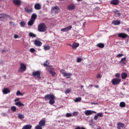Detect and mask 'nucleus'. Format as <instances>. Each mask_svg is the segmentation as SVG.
<instances>
[{
  "label": "nucleus",
  "instance_id": "1",
  "mask_svg": "<svg viewBox=\"0 0 129 129\" xmlns=\"http://www.w3.org/2000/svg\"><path fill=\"white\" fill-rule=\"evenodd\" d=\"M44 98L45 99H49V104L53 105L54 103H55V99H56V97H55V95H53L52 93L45 95Z\"/></svg>",
  "mask_w": 129,
  "mask_h": 129
},
{
  "label": "nucleus",
  "instance_id": "2",
  "mask_svg": "<svg viewBox=\"0 0 129 129\" xmlns=\"http://www.w3.org/2000/svg\"><path fill=\"white\" fill-rule=\"evenodd\" d=\"M38 30L41 32H46L47 31V26L45 23H41L38 26Z\"/></svg>",
  "mask_w": 129,
  "mask_h": 129
},
{
  "label": "nucleus",
  "instance_id": "3",
  "mask_svg": "<svg viewBox=\"0 0 129 129\" xmlns=\"http://www.w3.org/2000/svg\"><path fill=\"white\" fill-rule=\"evenodd\" d=\"M27 69V66L25 64V63H21L20 64V67L18 70V72H20L21 73H23V72H25Z\"/></svg>",
  "mask_w": 129,
  "mask_h": 129
},
{
  "label": "nucleus",
  "instance_id": "4",
  "mask_svg": "<svg viewBox=\"0 0 129 129\" xmlns=\"http://www.w3.org/2000/svg\"><path fill=\"white\" fill-rule=\"evenodd\" d=\"M47 70H48V72L51 75L52 77L55 76L56 72H55L54 69H53V67H47Z\"/></svg>",
  "mask_w": 129,
  "mask_h": 129
},
{
  "label": "nucleus",
  "instance_id": "5",
  "mask_svg": "<svg viewBox=\"0 0 129 129\" xmlns=\"http://www.w3.org/2000/svg\"><path fill=\"white\" fill-rule=\"evenodd\" d=\"M32 76L35 77V78H38V79H41V71H37L36 72H34L32 73Z\"/></svg>",
  "mask_w": 129,
  "mask_h": 129
},
{
  "label": "nucleus",
  "instance_id": "6",
  "mask_svg": "<svg viewBox=\"0 0 129 129\" xmlns=\"http://www.w3.org/2000/svg\"><path fill=\"white\" fill-rule=\"evenodd\" d=\"M5 19H9V20H13V18L11 17V16L8 15H6L5 14H1L0 20L3 21V20Z\"/></svg>",
  "mask_w": 129,
  "mask_h": 129
},
{
  "label": "nucleus",
  "instance_id": "7",
  "mask_svg": "<svg viewBox=\"0 0 129 129\" xmlns=\"http://www.w3.org/2000/svg\"><path fill=\"white\" fill-rule=\"evenodd\" d=\"M121 81V79L114 78L112 80L111 82L113 85H117V84H119V83H120Z\"/></svg>",
  "mask_w": 129,
  "mask_h": 129
},
{
  "label": "nucleus",
  "instance_id": "8",
  "mask_svg": "<svg viewBox=\"0 0 129 129\" xmlns=\"http://www.w3.org/2000/svg\"><path fill=\"white\" fill-rule=\"evenodd\" d=\"M51 10L52 11V12H54V13L56 14H59V13H60V9L58 6H54L52 7Z\"/></svg>",
  "mask_w": 129,
  "mask_h": 129
},
{
  "label": "nucleus",
  "instance_id": "9",
  "mask_svg": "<svg viewBox=\"0 0 129 129\" xmlns=\"http://www.w3.org/2000/svg\"><path fill=\"white\" fill-rule=\"evenodd\" d=\"M76 8V5L73 3H72L68 6V9L69 11H73V10H75Z\"/></svg>",
  "mask_w": 129,
  "mask_h": 129
},
{
  "label": "nucleus",
  "instance_id": "10",
  "mask_svg": "<svg viewBox=\"0 0 129 129\" xmlns=\"http://www.w3.org/2000/svg\"><path fill=\"white\" fill-rule=\"evenodd\" d=\"M103 116V113L102 112H99L97 113L94 116L95 120H97L99 117H102Z\"/></svg>",
  "mask_w": 129,
  "mask_h": 129
},
{
  "label": "nucleus",
  "instance_id": "11",
  "mask_svg": "<svg viewBox=\"0 0 129 129\" xmlns=\"http://www.w3.org/2000/svg\"><path fill=\"white\" fill-rule=\"evenodd\" d=\"M93 113H96V112L90 110H87L85 111V114L86 115H91Z\"/></svg>",
  "mask_w": 129,
  "mask_h": 129
},
{
  "label": "nucleus",
  "instance_id": "12",
  "mask_svg": "<svg viewBox=\"0 0 129 129\" xmlns=\"http://www.w3.org/2000/svg\"><path fill=\"white\" fill-rule=\"evenodd\" d=\"M41 126H45L46 125V120L45 119L42 118L39 122V124Z\"/></svg>",
  "mask_w": 129,
  "mask_h": 129
},
{
  "label": "nucleus",
  "instance_id": "13",
  "mask_svg": "<svg viewBox=\"0 0 129 129\" xmlns=\"http://www.w3.org/2000/svg\"><path fill=\"white\" fill-rule=\"evenodd\" d=\"M72 29V26H69L67 27L61 29L60 31L61 32H68L69 31H70V30H71Z\"/></svg>",
  "mask_w": 129,
  "mask_h": 129
},
{
  "label": "nucleus",
  "instance_id": "14",
  "mask_svg": "<svg viewBox=\"0 0 129 129\" xmlns=\"http://www.w3.org/2000/svg\"><path fill=\"white\" fill-rule=\"evenodd\" d=\"M127 34L124 33H121L118 34V37L119 38H122V39H125L127 37Z\"/></svg>",
  "mask_w": 129,
  "mask_h": 129
},
{
  "label": "nucleus",
  "instance_id": "15",
  "mask_svg": "<svg viewBox=\"0 0 129 129\" xmlns=\"http://www.w3.org/2000/svg\"><path fill=\"white\" fill-rule=\"evenodd\" d=\"M13 4L19 7L22 5V1L21 0H13Z\"/></svg>",
  "mask_w": 129,
  "mask_h": 129
},
{
  "label": "nucleus",
  "instance_id": "16",
  "mask_svg": "<svg viewBox=\"0 0 129 129\" xmlns=\"http://www.w3.org/2000/svg\"><path fill=\"white\" fill-rule=\"evenodd\" d=\"M70 45L71 46V47L73 50H76V49L78 48V47H79V43H74L72 44V45L70 44Z\"/></svg>",
  "mask_w": 129,
  "mask_h": 129
},
{
  "label": "nucleus",
  "instance_id": "17",
  "mask_svg": "<svg viewBox=\"0 0 129 129\" xmlns=\"http://www.w3.org/2000/svg\"><path fill=\"white\" fill-rule=\"evenodd\" d=\"M34 9L35 10L39 11L42 9V5H41L40 3H37L34 5Z\"/></svg>",
  "mask_w": 129,
  "mask_h": 129
},
{
  "label": "nucleus",
  "instance_id": "18",
  "mask_svg": "<svg viewBox=\"0 0 129 129\" xmlns=\"http://www.w3.org/2000/svg\"><path fill=\"white\" fill-rule=\"evenodd\" d=\"M34 44L35 46H37V47H40L42 46V42L39 40V39H36L34 41Z\"/></svg>",
  "mask_w": 129,
  "mask_h": 129
},
{
  "label": "nucleus",
  "instance_id": "19",
  "mask_svg": "<svg viewBox=\"0 0 129 129\" xmlns=\"http://www.w3.org/2000/svg\"><path fill=\"white\" fill-rule=\"evenodd\" d=\"M124 127V124L121 122H118L117 124V129H122Z\"/></svg>",
  "mask_w": 129,
  "mask_h": 129
},
{
  "label": "nucleus",
  "instance_id": "20",
  "mask_svg": "<svg viewBox=\"0 0 129 129\" xmlns=\"http://www.w3.org/2000/svg\"><path fill=\"white\" fill-rule=\"evenodd\" d=\"M120 64H126V57H124L121 58V60L119 61Z\"/></svg>",
  "mask_w": 129,
  "mask_h": 129
},
{
  "label": "nucleus",
  "instance_id": "21",
  "mask_svg": "<svg viewBox=\"0 0 129 129\" xmlns=\"http://www.w3.org/2000/svg\"><path fill=\"white\" fill-rule=\"evenodd\" d=\"M10 92H11V90L9 88H4L3 90L4 94H8V93H10Z\"/></svg>",
  "mask_w": 129,
  "mask_h": 129
},
{
  "label": "nucleus",
  "instance_id": "22",
  "mask_svg": "<svg viewBox=\"0 0 129 129\" xmlns=\"http://www.w3.org/2000/svg\"><path fill=\"white\" fill-rule=\"evenodd\" d=\"M119 3V1L118 0H112L111 1V5H114V6H117Z\"/></svg>",
  "mask_w": 129,
  "mask_h": 129
},
{
  "label": "nucleus",
  "instance_id": "23",
  "mask_svg": "<svg viewBox=\"0 0 129 129\" xmlns=\"http://www.w3.org/2000/svg\"><path fill=\"white\" fill-rule=\"evenodd\" d=\"M112 24L114 26H118V25H120V21L119 20L113 21L112 22Z\"/></svg>",
  "mask_w": 129,
  "mask_h": 129
},
{
  "label": "nucleus",
  "instance_id": "24",
  "mask_svg": "<svg viewBox=\"0 0 129 129\" xmlns=\"http://www.w3.org/2000/svg\"><path fill=\"white\" fill-rule=\"evenodd\" d=\"M25 13H32L33 12V8H25Z\"/></svg>",
  "mask_w": 129,
  "mask_h": 129
},
{
  "label": "nucleus",
  "instance_id": "25",
  "mask_svg": "<svg viewBox=\"0 0 129 129\" xmlns=\"http://www.w3.org/2000/svg\"><path fill=\"white\" fill-rule=\"evenodd\" d=\"M32 125L27 124L24 125L22 129H32Z\"/></svg>",
  "mask_w": 129,
  "mask_h": 129
},
{
  "label": "nucleus",
  "instance_id": "26",
  "mask_svg": "<svg viewBox=\"0 0 129 129\" xmlns=\"http://www.w3.org/2000/svg\"><path fill=\"white\" fill-rule=\"evenodd\" d=\"M71 76H72V74L71 73H66V74H64V76H63V77H66V78H71Z\"/></svg>",
  "mask_w": 129,
  "mask_h": 129
},
{
  "label": "nucleus",
  "instance_id": "27",
  "mask_svg": "<svg viewBox=\"0 0 129 129\" xmlns=\"http://www.w3.org/2000/svg\"><path fill=\"white\" fill-rule=\"evenodd\" d=\"M35 23V21L32 20V19H30V20L28 22V25L30 26H33L34 25V23Z\"/></svg>",
  "mask_w": 129,
  "mask_h": 129
},
{
  "label": "nucleus",
  "instance_id": "28",
  "mask_svg": "<svg viewBox=\"0 0 129 129\" xmlns=\"http://www.w3.org/2000/svg\"><path fill=\"white\" fill-rule=\"evenodd\" d=\"M126 77H127V74L126 73H123L121 74L122 79H125Z\"/></svg>",
  "mask_w": 129,
  "mask_h": 129
},
{
  "label": "nucleus",
  "instance_id": "29",
  "mask_svg": "<svg viewBox=\"0 0 129 129\" xmlns=\"http://www.w3.org/2000/svg\"><path fill=\"white\" fill-rule=\"evenodd\" d=\"M16 105L17 106H24L25 104H23L21 101L17 102L15 103Z\"/></svg>",
  "mask_w": 129,
  "mask_h": 129
},
{
  "label": "nucleus",
  "instance_id": "30",
  "mask_svg": "<svg viewBox=\"0 0 129 129\" xmlns=\"http://www.w3.org/2000/svg\"><path fill=\"white\" fill-rule=\"evenodd\" d=\"M37 19V15L35 14H32L31 16V20H32V21H34Z\"/></svg>",
  "mask_w": 129,
  "mask_h": 129
},
{
  "label": "nucleus",
  "instance_id": "31",
  "mask_svg": "<svg viewBox=\"0 0 129 129\" xmlns=\"http://www.w3.org/2000/svg\"><path fill=\"white\" fill-rule=\"evenodd\" d=\"M16 95H17V96H23L24 93H21V91H18L16 93Z\"/></svg>",
  "mask_w": 129,
  "mask_h": 129
},
{
  "label": "nucleus",
  "instance_id": "32",
  "mask_svg": "<svg viewBox=\"0 0 129 129\" xmlns=\"http://www.w3.org/2000/svg\"><path fill=\"white\" fill-rule=\"evenodd\" d=\"M82 98L81 97L76 98V99L74 100L75 102H80L81 101Z\"/></svg>",
  "mask_w": 129,
  "mask_h": 129
},
{
  "label": "nucleus",
  "instance_id": "33",
  "mask_svg": "<svg viewBox=\"0 0 129 129\" xmlns=\"http://www.w3.org/2000/svg\"><path fill=\"white\" fill-rule=\"evenodd\" d=\"M97 46L98 48H104V44L103 43H99L97 44Z\"/></svg>",
  "mask_w": 129,
  "mask_h": 129
},
{
  "label": "nucleus",
  "instance_id": "34",
  "mask_svg": "<svg viewBox=\"0 0 129 129\" xmlns=\"http://www.w3.org/2000/svg\"><path fill=\"white\" fill-rule=\"evenodd\" d=\"M18 118H19V119H23L25 118V116L22 114H19Z\"/></svg>",
  "mask_w": 129,
  "mask_h": 129
},
{
  "label": "nucleus",
  "instance_id": "35",
  "mask_svg": "<svg viewBox=\"0 0 129 129\" xmlns=\"http://www.w3.org/2000/svg\"><path fill=\"white\" fill-rule=\"evenodd\" d=\"M44 50L47 51L48 50H50V46L49 45H44L43 46Z\"/></svg>",
  "mask_w": 129,
  "mask_h": 129
},
{
  "label": "nucleus",
  "instance_id": "36",
  "mask_svg": "<svg viewBox=\"0 0 129 129\" xmlns=\"http://www.w3.org/2000/svg\"><path fill=\"white\" fill-rule=\"evenodd\" d=\"M120 107H125V103L124 102H121L119 104Z\"/></svg>",
  "mask_w": 129,
  "mask_h": 129
},
{
  "label": "nucleus",
  "instance_id": "37",
  "mask_svg": "<svg viewBox=\"0 0 129 129\" xmlns=\"http://www.w3.org/2000/svg\"><path fill=\"white\" fill-rule=\"evenodd\" d=\"M11 110L13 112H16L17 110V107L15 106H13L11 107Z\"/></svg>",
  "mask_w": 129,
  "mask_h": 129
},
{
  "label": "nucleus",
  "instance_id": "38",
  "mask_svg": "<svg viewBox=\"0 0 129 129\" xmlns=\"http://www.w3.org/2000/svg\"><path fill=\"white\" fill-rule=\"evenodd\" d=\"M21 27H23V28L25 27V26L26 25V22L25 21H21L20 23Z\"/></svg>",
  "mask_w": 129,
  "mask_h": 129
},
{
  "label": "nucleus",
  "instance_id": "39",
  "mask_svg": "<svg viewBox=\"0 0 129 129\" xmlns=\"http://www.w3.org/2000/svg\"><path fill=\"white\" fill-rule=\"evenodd\" d=\"M60 72L61 74H62V75H63V76L66 74V71H65V70H61L60 71Z\"/></svg>",
  "mask_w": 129,
  "mask_h": 129
},
{
  "label": "nucleus",
  "instance_id": "40",
  "mask_svg": "<svg viewBox=\"0 0 129 129\" xmlns=\"http://www.w3.org/2000/svg\"><path fill=\"white\" fill-rule=\"evenodd\" d=\"M70 92H71V89H67L65 91L64 93H66V94H68L69 93H70Z\"/></svg>",
  "mask_w": 129,
  "mask_h": 129
},
{
  "label": "nucleus",
  "instance_id": "41",
  "mask_svg": "<svg viewBox=\"0 0 129 129\" xmlns=\"http://www.w3.org/2000/svg\"><path fill=\"white\" fill-rule=\"evenodd\" d=\"M35 129H43V127H42V126H40V125H37L35 127Z\"/></svg>",
  "mask_w": 129,
  "mask_h": 129
},
{
  "label": "nucleus",
  "instance_id": "42",
  "mask_svg": "<svg viewBox=\"0 0 129 129\" xmlns=\"http://www.w3.org/2000/svg\"><path fill=\"white\" fill-rule=\"evenodd\" d=\"M29 36H30V37H33V38L36 37V34L32 32L29 33Z\"/></svg>",
  "mask_w": 129,
  "mask_h": 129
},
{
  "label": "nucleus",
  "instance_id": "43",
  "mask_svg": "<svg viewBox=\"0 0 129 129\" xmlns=\"http://www.w3.org/2000/svg\"><path fill=\"white\" fill-rule=\"evenodd\" d=\"M115 14H116V15H117V16H118V17H119L120 16H121V14H120V13H119V11H115Z\"/></svg>",
  "mask_w": 129,
  "mask_h": 129
},
{
  "label": "nucleus",
  "instance_id": "44",
  "mask_svg": "<svg viewBox=\"0 0 129 129\" xmlns=\"http://www.w3.org/2000/svg\"><path fill=\"white\" fill-rule=\"evenodd\" d=\"M30 52L31 53H34V52H36V49L34 48H31L30 49Z\"/></svg>",
  "mask_w": 129,
  "mask_h": 129
},
{
  "label": "nucleus",
  "instance_id": "45",
  "mask_svg": "<svg viewBox=\"0 0 129 129\" xmlns=\"http://www.w3.org/2000/svg\"><path fill=\"white\" fill-rule=\"evenodd\" d=\"M66 116L67 117H71V116H72V114L71 113H67L66 115Z\"/></svg>",
  "mask_w": 129,
  "mask_h": 129
},
{
  "label": "nucleus",
  "instance_id": "46",
  "mask_svg": "<svg viewBox=\"0 0 129 129\" xmlns=\"http://www.w3.org/2000/svg\"><path fill=\"white\" fill-rule=\"evenodd\" d=\"M73 116H77V115H78V112L77 111L74 112L73 113Z\"/></svg>",
  "mask_w": 129,
  "mask_h": 129
},
{
  "label": "nucleus",
  "instance_id": "47",
  "mask_svg": "<svg viewBox=\"0 0 129 129\" xmlns=\"http://www.w3.org/2000/svg\"><path fill=\"white\" fill-rule=\"evenodd\" d=\"M122 56H123V54L119 53L116 55V57L117 58H120V57H122Z\"/></svg>",
  "mask_w": 129,
  "mask_h": 129
},
{
  "label": "nucleus",
  "instance_id": "48",
  "mask_svg": "<svg viewBox=\"0 0 129 129\" xmlns=\"http://www.w3.org/2000/svg\"><path fill=\"white\" fill-rule=\"evenodd\" d=\"M43 66H44V67H47V68H46V69H47V68H48V67H49V66H48V61H46V62H45L43 64Z\"/></svg>",
  "mask_w": 129,
  "mask_h": 129
},
{
  "label": "nucleus",
  "instance_id": "49",
  "mask_svg": "<svg viewBox=\"0 0 129 129\" xmlns=\"http://www.w3.org/2000/svg\"><path fill=\"white\" fill-rule=\"evenodd\" d=\"M81 61H82V59H81V58H78L77 60V62H78V63H80Z\"/></svg>",
  "mask_w": 129,
  "mask_h": 129
},
{
  "label": "nucleus",
  "instance_id": "50",
  "mask_svg": "<svg viewBox=\"0 0 129 129\" xmlns=\"http://www.w3.org/2000/svg\"><path fill=\"white\" fill-rule=\"evenodd\" d=\"M101 77H102V76H101L100 74H98L97 76V78H101Z\"/></svg>",
  "mask_w": 129,
  "mask_h": 129
},
{
  "label": "nucleus",
  "instance_id": "51",
  "mask_svg": "<svg viewBox=\"0 0 129 129\" xmlns=\"http://www.w3.org/2000/svg\"><path fill=\"white\" fill-rule=\"evenodd\" d=\"M115 77H116L117 78H118V77H119V76H120V75H119V73H117L115 74Z\"/></svg>",
  "mask_w": 129,
  "mask_h": 129
},
{
  "label": "nucleus",
  "instance_id": "52",
  "mask_svg": "<svg viewBox=\"0 0 129 129\" xmlns=\"http://www.w3.org/2000/svg\"><path fill=\"white\" fill-rule=\"evenodd\" d=\"M14 38L15 39H18V38H19V36L18 35L16 34L14 35Z\"/></svg>",
  "mask_w": 129,
  "mask_h": 129
},
{
  "label": "nucleus",
  "instance_id": "53",
  "mask_svg": "<svg viewBox=\"0 0 129 129\" xmlns=\"http://www.w3.org/2000/svg\"><path fill=\"white\" fill-rule=\"evenodd\" d=\"M9 23H10V24L12 26H14V25H15V24H14V22H10Z\"/></svg>",
  "mask_w": 129,
  "mask_h": 129
},
{
  "label": "nucleus",
  "instance_id": "54",
  "mask_svg": "<svg viewBox=\"0 0 129 129\" xmlns=\"http://www.w3.org/2000/svg\"><path fill=\"white\" fill-rule=\"evenodd\" d=\"M95 88H98L99 86L98 85L95 86Z\"/></svg>",
  "mask_w": 129,
  "mask_h": 129
},
{
  "label": "nucleus",
  "instance_id": "55",
  "mask_svg": "<svg viewBox=\"0 0 129 129\" xmlns=\"http://www.w3.org/2000/svg\"><path fill=\"white\" fill-rule=\"evenodd\" d=\"M83 87H84L83 85H81V89L83 88Z\"/></svg>",
  "mask_w": 129,
  "mask_h": 129
},
{
  "label": "nucleus",
  "instance_id": "56",
  "mask_svg": "<svg viewBox=\"0 0 129 129\" xmlns=\"http://www.w3.org/2000/svg\"><path fill=\"white\" fill-rule=\"evenodd\" d=\"M78 2H81L82 0H77Z\"/></svg>",
  "mask_w": 129,
  "mask_h": 129
},
{
  "label": "nucleus",
  "instance_id": "57",
  "mask_svg": "<svg viewBox=\"0 0 129 129\" xmlns=\"http://www.w3.org/2000/svg\"><path fill=\"white\" fill-rule=\"evenodd\" d=\"M15 101H18V99H15Z\"/></svg>",
  "mask_w": 129,
  "mask_h": 129
}]
</instances>
